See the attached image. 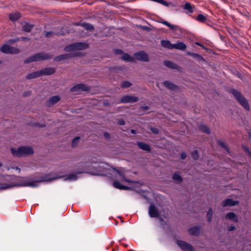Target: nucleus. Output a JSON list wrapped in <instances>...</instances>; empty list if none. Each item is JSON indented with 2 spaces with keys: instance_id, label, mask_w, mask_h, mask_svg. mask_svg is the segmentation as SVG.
Listing matches in <instances>:
<instances>
[{
  "instance_id": "42",
  "label": "nucleus",
  "mask_w": 251,
  "mask_h": 251,
  "mask_svg": "<svg viewBox=\"0 0 251 251\" xmlns=\"http://www.w3.org/2000/svg\"><path fill=\"white\" fill-rule=\"evenodd\" d=\"M93 175L96 176H102L103 175V174L101 173L100 171H96V172H92L90 173Z\"/></svg>"
},
{
  "instance_id": "38",
  "label": "nucleus",
  "mask_w": 251,
  "mask_h": 251,
  "mask_svg": "<svg viewBox=\"0 0 251 251\" xmlns=\"http://www.w3.org/2000/svg\"><path fill=\"white\" fill-rule=\"evenodd\" d=\"M218 144L220 146H221L222 148H223L224 149H225V150H226V151L227 152H229V150H228V149L226 146V143L222 141H218Z\"/></svg>"
},
{
  "instance_id": "37",
  "label": "nucleus",
  "mask_w": 251,
  "mask_h": 251,
  "mask_svg": "<svg viewBox=\"0 0 251 251\" xmlns=\"http://www.w3.org/2000/svg\"><path fill=\"white\" fill-rule=\"evenodd\" d=\"M131 85V83L128 81H125L121 83V87L122 88H127Z\"/></svg>"
},
{
  "instance_id": "60",
  "label": "nucleus",
  "mask_w": 251,
  "mask_h": 251,
  "mask_svg": "<svg viewBox=\"0 0 251 251\" xmlns=\"http://www.w3.org/2000/svg\"><path fill=\"white\" fill-rule=\"evenodd\" d=\"M104 105H107L108 104V102H106L105 101H104Z\"/></svg>"
},
{
  "instance_id": "29",
  "label": "nucleus",
  "mask_w": 251,
  "mask_h": 251,
  "mask_svg": "<svg viewBox=\"0 0 251 251\" xmlns=\"http://www.w3.org/2000/svg\"><path fill=\"white\" fill-rule=\"evenodd\" d=\"M77 179V176H76V174H71L68 175L65 178V180H75Z\"/></svg>"
},
{
  "instance_id": "30",
  "label": "nucleus",
  "mask_w": 251,
  "mask_h": 251,
  "mask_svg": "<svg viewBox=\"0 0 251 251\" xmlns=\"http://www.w3.org/2000/svg\"><path fill=\"white\" fill-rule=\"evenodd\" d=\"M200 129L202 131L204 132H205V133H206L207 134H210V129L207 126H206L205 125H201L200 126Z\"/></svg>"
},
{
  "instance_id": "32",
  "label": "nucleus",
  "mask_w": 251,
  "mask_h": 251,
  "mask_svg": "<svg viewBox=\"0 0 251 251\" xmlns=\"http://www.w3.org/2000/svg\"><path fill=\"white\" fill-rule=\"evenodd\" d=\"M23 27L24 31L26 32H29L32 28V25L29 24L25 23L23 25Z\"/></svg>"
},
{
  "instance_id": "10",
  "label": "nucleus",
  "mask_w": 251,
  "mask_h": 251,
  "mask_svg": "<svg viewBox=\"0 0 251 251\" xmlns=\"http://www.w3.org/2000/svg\"><path fill=\"white\" fill-rule=\"evenodd\" d=\"M177 244L184 251H193L192 246L183 241H177Z\"/></svg>"
},
{
  "instance_id": "21",
  "label": "nucleus",
  "mask_w": 251,
  "mask_h": 251,
  "mask_svg": "<svg viewBox=\"0 0 251 251\" xmlns=\"http://www.w3.org/2000/svg\"><path fill=\"white\" fill-rule=\"evenodd\" d=\"M41 73L39 71L34 72L27 75L26 76V78L27 79H31L40 76Z\"/></svg>"
},
{
  "instance_id": "58",
  "label": "nucleus",
  "mask_w": 251,
  "mask_h": 251,
  "mask_svg": "<svg viewBox=\"0 0 251 251\" xmlns=\"http://www.w3.org/2000/svg\"><path fill=\"white\" fill-rule=\"evenodd\" d=\"M28 40V38L26 37H22V41H25L26 40Z\"/></svg>"
},
{
  "instance_id": "8",
  "label": "nucleus",
  "mask_w": 251,
  "mask_h": 251,
  "mask_svg": "<svg viewBox=\"0 0 251 251\" xmlns=\"http://www.w3.org/2000/svg\"><path fill=\"white\" fill-rule=\"evenodd\" d=\"M34 61H38L40 60H47L51 57L48 54L43 52H40L32 55Z\"/></svg>"
},
{
  "instance_id": "55",
  "label": "nucleus",
  "mask_w": 251,
  "mask_h": 251,
  "mask_svg": "<svg viewBox=\"0 0 251 251\" xmlns=\"http://www.w3.org/2000/svg\"><path fill=\"white\" fill-rule=\"evenodd\" d=\"M194 53H193V52H188L187 53V54L188 55H190L191 56H193Z\"/></svg>"
},
{
  "instance_id": "19",
  "label": "nucleus",
  "mask_w": 251,
  "mask_h": 251,
  "mask_svg": "<svg viewBox=\"0 0 251 251\" xmlns=\"http://www.w3.org/2000/svg\"><path fill=\"white\" fill-rule=\"evenodd\" d=\"M137 145L138 147L143 150L146 151H151V148L150 146L146 143L141 142H138Z\"/></svg>"
},
{
  "instance_id": "40",
  "label": "nucleus",
  "mask_w": 251,
  "mask_h": 251,
  "mask_svg": "<svg viewBox=\"0 0 251 251\" xmlns=\"http://www.w3.org/2000/svg\"><path fill=\"white\" fill-rule=\"evenodd\" d=\"M192 157L195 160H196L199 157V154L197 151H194L192 152Z\"/></svg>"
},
{
  "instance_id": "44",
  "label": "nucleus",
  "mask_w": 251,
  "mask_h": 251,
  "mask_svg": "<svg viewBox=\"0 0 251 251\" xmlns=\"http://www.w3.org/2000/svg\"><path fill=\"white\" fill-rule=\"evenodd\" d=\"M151 131L154 134H157L158 133V129L157 128H151Z\"/></svg>"
},
{
  "instance_id": "46",
  "label": "nucleus",
  "mask_w": 251,
  "mask_h": 251,
  "mask_svg": "<svg viewBox=\"0 0 251 251\" xmlns=\"http://www.w3.org/2000/svg\"><path fill=\"white\" fill-rule=\"evenodd\" d=\"M30 94H31L30 91H27V92H25L23 94V97H25L29 96Z\"/></svg>"
},
{
  "instance_id": "41",
  "label": "nucleus",
  "mask_w": 251,
  "mask_h": 251,
  "mask_svg": "<svg viewBox=\"0 0 251 251\" xmlns=\"http://www.w3.org/2000/svg\"><path fill=\"white\" fill-rule=\"evenodd\" d=\"M32 62H34L32 56L29 57L24 60V63L25 64H27Z\"/></svg>"
},
{
  "instance_id": "15",
  "label": "nucleus",
  "mask_w": 251,
  "mask_h": 251,
  "mask_svg": "<svg viewBox=\"0 0 251 251\" xmlns=\"http://www.w3.org/2000/svg\"><path fill=\"white\" fill-rule=\"evenodd\" d=\"M186 48V45L182 42L177 41L176 44H174L173 49L183 50H185Z\"/></svg>"
},
{
  "instance_id": "2",
  "label": "nucleus",
  "mask_w": 251,
  "mask_h": 251,
  "mask_svg": "<svg viewBox=\"0 0 251 251\" xmlns=\"http://www.w3.org/2000/svg\"><path fill=\"white\" fill-rule=\"evenodd\" d=\"M11 150L13 155L17 157L31 155L34 152L33 149L28 146L21 147L17 149L11 148Z\"/></svg>"
},
{
  "instance_id": "25",
  "label": "nucleus",
  "mask_w": 251,
  "mask_h": 251,
  "mask_svg": "<svg viewBox=\"0 0 251 251\" xmlns=\"http://www.w3.org/2000/svg\"><path fill=\"white\" fill-rule=\"evenodd\" d=\"M164 86L169 89L175 90L176 88V86L173 83L165 81L163 82Z\"/></svg>"
},
{
  "instance_id": "16",
  "label": "nucleus",
  "mask_w": 251,
  "mask_h": 251,
  "mask_svg": "<svg viewBox=\"0 0 251 251\" xmlns=\"http://www.w3.org/2000/svg\"><path fill=\"white\" fill-rule=\"evenodd\" d=\"M60 97L58 96H53L47 102V105L49 106L52 105L59 101Z\"/></svg>"
},
{
  "instance_id": "45",
  "label": "nucleus",
  "mask_w": 251,
  "mask_h": 251,
  "mask_svg": "<svg viewBox=\"0 0 251 251\" xmlns=\"http://www.w3.org/2000/svg\"><path fill=\"white\" fill-rule=\"evenodd\" d=\"M186 153L184 152H181L180 157L182 159H184L186 157Z\"/></svg>"
},
{
  "instance_id": "27",
  "label": "nucleus",
  "mask_w": 251,
  "mask_h": 251,
  "mask_svg": "<svg viewBox=\"0 0 251 251\" xmlns=\"http://www.w3.org/2000/svg\"><path fill=\"white\" fill-rule=\"evenodd\" d=\"M189 232L191 235H198L200 232V228L198 227H191L189 229Z\"/></svg>"
},
{
  "instance_id": "59",
  "label": "nucleus",
  "mask_w": 251,
  "mask_h": 251,
  "mask_svg": "<svg viewBox=\"0 0 251 251\" xmlns=\"http://www.w3.org/2000/svg\"><path fill=\"white\" fill-rule=\"evenodd\" d=\"M15 170H18V171H19V172H20V171H21L20 169H19V168L18 167H16L15 168Z\"/></svg>"
},
{
  "instance_id": "13",
  "label": "nucleus",
  "mask_w": 251,
  "mask_h": 251,
  "mask_svg": "<svg viewBox=\"0 0 251 251\" xmlns=\"http://www.w3.org/2000/svg\"><path fill=\"white\" fill-rule=\"evenodd\" d=\"M239 203V201H233L230 199H227L225 200L222 202V206L223 207H226L227 206H234L237 205Z\"/></svg>"
},
{
  "instance_id": "53",
  "label": "nucleus",
  "mask_w": 251,
  "mask_h": 251,
  "mask_svg": "<svg viewBox=\"0 0 251 251\" xmlns=\"http://www.w3.org/2000/svg\"><path fill=\"white\" fill-rule=\"evenodd\" d=\"M235 229V226H231L229 227L228 230L229 231H232L233 230Z\"/></svg>"
},
{
  "instance_id": "5",
  "label": "nucleus",
  "mask_w": 251,
  "mask_h": 251,
  "mask_svg": "<svg viewBox=\"0 0 251 251\" xmlns=\"http://www.w3.org/2000/svg\"><path fill=\"white\" fill-rule=\"evenodd\" d=\"M88 47L86 43L83 42H76L70 44L64 48L66 51L71 52L79 50H82L87 48Z\"/></svg>"
},
{
  "instance_id": "33",
  "label": "nucleus",
  "mask_w": 251,
  "mask_h": 251,
  "mask_svg": "<svg viewBox=\"0 0 251 251\" xmlns=\"http://www.w3.org/2000/svg\"><path fill=\"white\" fill-rule=\"evenodd\" d=\"M196 20L200 22H204L206 20V18L202 14H199Z\"/></svg>"
},
{
  "instance_id": "17",
  "label": "nucleus",
  "mask_w": 251,
  "mask_h": 251,
  "mask_svg": "<svg viewBox=\"0 0 251 251\" xmlns=\"http://www.w3.org/2000/svg\"><path fill=\"white\" fill-rule=\"evenodd\" d=\"M161 44L163 47L167 48L170 50L173 49L174 44H172L171 42L168 40H162L161 42Z\"/></svg>"
},
{
  "instance_id": "43",
  "label": "nucleus",
  "mask_w": 251,
  "mask_h": 251,
  "mask_svg": "<svg viewBox=\"0 0 251 251\" xmlns=\"http://www.w3.org/2000/svg\"><path fill=\"white\" fill-rule=\"evenodd\" d=\"M114 52L115 54H122L123 52V50H121L115 49V50H114Z\"/></svg>"
},
{
  "instance_id": "61",
  "label": "nucleus",
  "mask_w": 251,
  "mask_h": 251,
  "mask_svg": "<svg viewBox=\"0 0 251 251\" xmlns=\"http://www.w3.org/2000/svg\"><path fill=\"white\" fill-rule=\"evenodd\" d=\"M2 166V164L1 162H0V167H1Z\"/></svg>"
},
{
  "instance_id": "34",
  "label": "nucleus",
  "mask_w": 251,
  "mask_h": 251,
  "mask_svg": "<svg viewBox=\"0 0 251 251\" xmlns=\"http://www.w3.org/2000/svg\"><path fill=\"white\" fill-rule=\"evenodd\" d=\"M80 138L79 137H76L73 140L72 142V147H75L77 145V144L79 141Z\"/></svg>"
},
{
  "instance_id": "6",
  "label": "nucleus",
  "mask_w": 251,
  "mask_h": 251,
  "mask_svg": "<svg viewBox=\"0 0 251 251\" xmlns=\"http://www.w3.org/2000/svg\"><path fill=\"white\" fill-rule=\"evenodd\" d=\"M88 90H89V87L83 84H77L71 89V92L77 93L82 91H87Z\"/></svg>"
},
{
  "instance_id": "36",
  "label": "nucleus",
  "mask_w": 251,
  "mask_h": 251,
  "mask_svg": "<svg viewBox=\"0 0 251 251\" xmlns=\"http://www.w3.org/2000/svg\"><path fill=\"white\" fill-rule=\"evenodd\" d=\"M213 210L212 208H210L207 213V218L208 222H210L212 219Z\"/></svg>"
},
{
  "instance_id": "39",
  "label": "nucleus",
  "mask_w": 251,
  "mask_h": 251,
  "mask_svg": "<svg viewBox=\"0 0 251 251\" xmlns=\"http://www.w3.org/2000/svg\"><path fill=\"white\" fill-rule=\"evenodd\" d=\"M193 55V56L192 57H193L194 58L197 59L199 61L203 60V58L201 55L198 53H194V54Z\"/></svg>"
},
{
  "instance_id": "56",
  "label": "nucleus",
  "mask_w": 251,
  "mask_h": 251,
  "mask_svg": "<svg viewBox=\"0 0 251 251\" xmlns=\"http://www.w3.org/2000/svg\"><path fill=\"white\" fill-rule=\"evenodd\" d=\"M104 166V164L102 163H100L99 165V167L100 168H101V167H103Z\"/></svg>"
},
{
  "instance_id": "3",
  "label": "nucleus",
  "mask_w": 251,
  "mask_h": 251,
  "mask_svg": "<svg viewBox=\"0 0 251 251\" xmlns=\"http://www.w3.org/2000/svg\"><path fill=\"white\" fill-rule=\"evenodd\" d=\"M18 38L8 40L5 44H4L1 48L0 50L5 53L17 54L20 52V50L17 48L11 47L9 45L19 41Z\"/></svg>"
},
{
  "instance_id": "20",
  "label": "nucleus",
  "mask_w": 251,
  "mask_h": 251,
  "mask_svg": "<svg viewBox=\"0 0 251 251\" xmlns=\"http://www.w3.org/2000/svg\"><path fill=\"white\" fill-rule=\"evenodd\" d=\"M75 25H80L82 26L83 27L85 28L87 30H93L94 27L93 25H92L90 24H87V23H77L75 24Z\"/></svg>"
},
{
  "instance_id": "4",
  "label": "nucleus",
  "mask_w": 251,
  "mask_h": 251,
  "mask_svg": "<svg viewBox=\"0 0 251 251\" xmlns=\"http://www.w3.org/2000/svg\"><path fill=\"white\" fill-rule=\"evenodd\" d=\"M230 92L235 97L237 100L246 110H250V107L248 101L240 92L235 89L231 90Z\"/></svg>"
},
{
  "instance_id": "28",
  "label": "nucleus",
  "mask_w": 251,
  "mask_h": 251,
  "mask_svg": "<svg viewBox=\"0 0 251 251\" xmlns=\"http://www.w3.org/2000/svg\"><path fill=\"white\" fill-rule=\"evenodd\" d=\"M122 59L127 62H133L134 61V57L130 56L127 53L123 54Z\"/></svg>"
},
{
  "instance_id": "26",
  "label": "nucleus",
  "mask_w": 251,
  "mask_h": 251,
  "mask_svg": "<svg viewBox=\"0 0 251 251\" xmlns=\"http://www.w3.org/2000/svg\"><path fill=\"white\" fill-rule=\"evenodd\" d=\"M20 13H19L18 12L12 13L10 14L9 15V18L10 20L13 22H15V21H17V20H18V19L20 18Z\"/></svg>"
},
{
  "instance_id": "50",
  "label": "nucleus",
  "mask_w": 251,
  "mask_h": 251,
  "mask_svg": "<svg viewBox=\"0 0 251 251\" xmlns=\"http://www.w3.org/2000/svg\"><path fill=\"white\" fill-rule=\"evenodd\" d=\"M196 44L201 47L202 49H205V48L204 46H203L202 45H201V43H199V42H196Z\"/></svg>"
},
{
  "instance_id": "49",
  "label": "nucleus",
  "mask_w": 251,
  "mask_h": 251,
  "mask_svg": "<svg viewBox=\"0 0 251 251\" xmlns=\"http://www.w3.org/2000/svg\"><path fill=\"white\" fill-rule=\"evenodd\" d=\"M52 32H48L46 33V36L47 37H50L52 34Z\"/></svg>"
},
{
  "instance_id": "7",
  "label": "nucleus",
  "mask_w": 251,
  "mask_h": 251,
  "mask_svg": "<svg viewBox=\"0 0 251 251\" xmlns=\"http://www.w3.org/2000/svg\"><path fill=\"white\" fill-rule=\"evenodd\" d=\"M149 215L151 218H157L159 216V209L153 204H151L149 208Z\"/></svg>"
},
{
  "instance_id": "47",
  "label": "nucleus",
  "mask_w": 251,
  "mask_h": 251,
  "mask_svg": "<svg viewBox=\"0 0 251 251\" xmlns=\"http://www.w3.org/2000/svg\"><path fill=\"white\" fill-rule=\"evenodd\" d=\"M118 124L121 126L124 125L125 124V122L123 120H120L118 121Z\"/></svg>"
},
{
  "instance_id": "22",
  "label": "nucleus",
  "mask_w": 251,
  "mask_h": 251,
  "mask_svg": "<svg viewBox=\"0 0 251 251\" xmlns=\"http://www.w3.org/2000/svg\"><path fill=\"white\" fill-rule=\"evenodd\" d=\"M71 56L70 54H64L57 56L54 57V60L55 61H60L68 59Z\"/></svg>"
},
{
  "instance_id": "51",
  "label": "nucleus",
  "mask_w": 251,
  "mask_h": 251,
  "mask_svg": "<svg viewBox=\"0 0 251 251\" xmlns=\"http://www.w3.org/2000/svg\"><path fill=\"white\" fill-rule=\"evenodd\" d=\"M86 172H87V170H83L82 171L77 172L76 174H81V173H86Z\"/></svg>"
},
{
  "instance_id": "12",
  "label": "nucleus",
  "mask_w": 251,
  "mask_h": 251,
  "mask_svg": "<svg viewBox=\"0 0 251 251\" xmlns=\"http://www.w3.org/2000/svg\"><path fill=\"white\" fill-rule=\"evenodd\" d=\"M160 23H162V24L166 25L168 27H169L171 29L174 30V31H178L180 30V28L179 26L177 25H172L168 22L167 21H164L162 19L159 21Z\"/></svg>"
},
{
  "instance_id": "14",
  "label": "nucleus",
  "mask_w": 251,
  "mask_h": 251,
  "mask_svg": "<svg viewBox=\"0 0 251 251\" xmlns=\"http://www.w3.org/2000/svg\"><path fill=\"white\" fill-rule=\"evenodd\" d=\"M40 72L41 73V75H50L55 73V69L53 68H46L40 71Z\"/></svg>"
},
{
  "instance_id": "1",
  "label": "nucleus",
  "mask_w": 251,
  "mask_h": 251,
  "mask_svg": "<svg viewBox=\"0 0 251 251\" xmlns=\"http://www.w3.org/2000/svg\"><path fill=\"white\" fill-rule=\"evenodd\" d=\"M59 178L58 177H50L46 176L42 177L39 180H25L19 177L13 176L11 177L12 181L9 183L0 184V190L7 189L15 186H30L36 187L38 183L44 181H51Z\"/></svg>"
},
{
  "instance_id": "31",
  "label": "nucleus",
  "mask_w": 251,
  "mask_h": 251,
  "mask_svg": "<svg viewBox=\"0 0 251 251\" xmlns=\"http://www.w3.org/2000/svg\"><path fill=\"white\" fill-rule=\"evenodd\" d=\"M173 178L174 180H176V181H179V182H180L182 181V178L179 174V173H175L173 176Z\"/></svg>"
},
{
  "instance_id": "54",
  "label": "nucleus",
  "mask_w": 251,
  "mask_h": 251,
  "mask_svg": "<svg viewBox=\"0 0 251 251\" xmlns=\"http://www.w3.org/2000/svg\"><path fill=\"white\" fill-rule=\"evenodd\" d=\"M104 136L106 137V138H108L109 137V135L108 133L107 132H105L104 133Z\"/></svg>"
},
{
  "instance_id": "57",
  "label": "nucleus",
  "mask_w": 251,
  "mask_h": 251,
  "mask_svg": "<svg viewBox=\"0 0 251 251\" xmlns=\"http://www.w3.org/2000/svg\"><path fill=\"white\" fill-rule=\"evenodd\" d=\"M130 132L132 133V134H135L136 133V131L134 130V129H131L130 130Z\"/></svg>"
},
{
  "instance_id": "18",
  "label": "nucleus",
  "mask_w": 251,
  "mask_h": 251,
  "mask_svg": "<svg viewBox=\"0 0 251 251\" xmlns=\"http://www.w3.org/2000/svg\"><path fill=\"white\" fill-rule=\"evenodd\" d=\"M225 218L235 222H238V218L236 214L233 212H229L226 214Z\"/></svg>"
},
{
  "instance_id": "52",
  "label": "nucleus",
  "mask_w": 251,
  "mask_h": 251,
  "mask_svg": "<svg viewBox=\"0 0 251 251\" xmlns=\"http://www.w3.org/2000/svg\"><path fill=\"white\" fill-rule=\"evenodd\" d=\"M159 3L162 4L164 5H168L167 2L164 0H162V1L161 2L160 1Z\"/></svg>"
},
{
  "instance_id": "48",
  "label": "nucleus",
  "mask_w": 251,
  "mask_h": 251,
  "mask_svg": "<svg viewBox=\"0 0 251 251\" xmlns=\"http://www.w3.org/2000/svg\"><path fill=\"white\" fill-rule=\"evenodd\" d=\"M122 177L123 178V180H124L126 182H132V181L130 180L129 179H126L124 176H122Z\"/></svg>"
},
{
  "instance_id": "35",
  "label": "nucleus",
  "mask_w": 251,
  "mask_h": 251,
  "mask_svg": "<svg viewBox=\"0 0 251 251\" xmlns=\"http://www.w3.org/2000/svg\"><path fill=\"white\" fill-rule=\"evenodd\" d=\"M184 9L187 10L189 11V12H190V13L193 12L192 7L191 5L190 4V3H186L184 5Z\"/></svg>"
},
{
  "instance_id": "9",
  "label": "nucleus",
  "mask_w": 251,
  "mask_h": 251,
  "mask_svg": "<svg viewBox=\"0 0 251 251\" xmlns=\"http://www.w3.org/2000/svg\"><path fill=\"white\" fill-rule=\"evenodd\" d=\"M134 59L142 61H149V59L147 53L143 51H139L135 53L133 55Z\"/></svg>"
},
{
  "instance_id": "23",
  "label": "nucleus",
  "mask_w": 251,
  "mask_h": 251,
  "mask_svg": "<svg viewBox=\"0 0 251 251\" xmlns=\"http://www.w3.org/2000/svg\"><path fill=\"white\" fill-rule=\"evenodd\" d=\"M113 185L114 187L121 190H128L129 188L126 186H125L121 184L118 181H115L113 182Z\"/></svg>"
},
{
  "instance_id": "24",
  "label": "nucleus",
  "mask_w": 251,
  "mask_h": 251,
  "mask_svg": "<svg viewBox=\"0 0 251 251\" xmlns=\"http://www.w3.org/2000/svg\"><path fill=\"white\" fill-rule=\"evenodd\" d=\"M164 64L166 67L171 69H177L178 68V66L176 64L169 60L165 61Z\"/></svg>"
},
{
  "instance_id": "11",
  "label": "nucleus",
  "mask_w": 251,
  "mask_h": 251,
  "mask_svg": "<svg viewBox=\"0 0 251 251\" xmlns=\"http://www.w3.org/2000/svg\"><path fill=\"white\" fill-rule=\"evenodd\" d=\"M138 99V98L135 96L126 95L121 98V102L122 103L134 102L137 101Z\"/></svg>"
}]
</instances>
